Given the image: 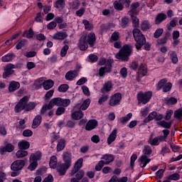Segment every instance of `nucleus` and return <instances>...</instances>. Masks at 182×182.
<instances>
[{
  "label": "nucleus",
  "mask_w": 182,
  "mask_h": 182,
  "mask_svg": "<svg viewBox=\"0 0 182 182\" xmlns=\"http://www.w3.org/2000/svg\"><path fill=\"white\" fill-rule=\"evenodd\" d=\"M103 166H105V161H100L98 164L95 166L96 171H100V170L103 168Z\"/></svg>",
  "instance_id": "nucleus-57"
},
{
  "label": "nucleus",
  "mask_w": 182,
  "mask_h": 182,
  "mask_svg": "<svg viewBox=\"0 0 182 182\" xmlns=\"http://www.w3.org/2000/svg\"><path fill=\"white\" fill-rule=\"evenodd\" d=\"M14 58H15V54L14 53H9L2 57L1 60L2 62H11L13 60Z\"/></svg>",
  "instance_id": "nucleus-39"
},
{
  "label": "nucleus",
  "mask_w": 182,
  "mask_h": 182,
  "mask_svg": "<svg viewBox=\"0 0 182 182\" xmlns=\"http://www.w3.org/2000/svg\"><path fill=\"white\" fill-rule=\"evenodd\" d=\"M132 117L133 114L129 113L126 117H121L119 119V122L122 123V124H126V123H127V122H129Z\"/></svg>",
  "instance_id": "nucleus-41"
},
{
  "label": "nucleus",
  "mask_w": 182,
  "mask_h": 182,
  "mask_svg": "<svg viewBox=\"0 0 182 182\" xmlns=\"http://www.w3.org/2000/svg\"><path fill=\"white\" fill-rule=\"evenodd\" d=\"M108 100H109V94H104V95H102L101 98L99 100L98 103L99 105H102V103L105 102H107Z\"/></svg>",
  "instance_id": "nucleus-53"
},
{
  "label": "nucleus",
  "mask_w": 182,
  "mask_h": 182,
  "mask_svg": "<svg viewBox=\"0 0 182 182\" xmlns=\"http://www.w3.org/2000/svg\"><path fill=\"white\" fill-rule=\"evenodd\" d=\"M21 87V84L16 81H11L9 85V92H12L18 90Z\"/></svg>",
  "instance_id": "nucleus-18"
},
{
  "label": "nucleus",
  "mask_w": 182,
  "mask_h": 182,
  "mask_svg": "<svg viewBox=\"0 0 182 182\" xmlns=\"http://www.w3.org/2000/svg\"><path fill=\"white\" fill-rule=\"evenodd\" d=\"M25 167V160H16L11 165V169L13 171H19Z\"/></svg>",
  "instance_id": "nucleus-8"
},
{
  "label": "nucleus",
  "mask_w": 182,
  "mask_h": 182,
  "mask_svg": "<svg viewBox=\"0 0 182 182\" xmlns=\"http://www.w3.org/2000/svg\"><path fill=\"white\" fill-rule=\"evenodd\" d=\"M42 123V116L36 115L33 121L32 129H38Z\"/></svg>",
  "instance_id": "nucleus-20"
},
{
  "label": "nucleus",
  "mask_w": 182,
  "mask_h": 182,
  "mask_svg": "<svg viewBox=\"0 0 182 182\" xmlns=\"http://www.w3.org/2000/svg\"><path fill=\"white\" fill-rule=\"evenodd\" d=\"M134 14H131V18L132 19V22L134 25V26L137 27L139 26V18H137V17L133 16Z\"/></svg>",
  "instance_id": "nucleus-64"
},
{
  "label": "nucleus",
  "mask_w": 182,
  "mask_h": 182,
  "mask_svg": "<svg viewBox=\"0 0 182 182\" xmlns=\"http://www.w3.org/2000/svg\"><path fill=\"white\" fill-rule=\"evenodd\" d=\"M167 78H164L162 80H161L157 85V90H163V92H164V93H167V92H170V90H171V87L173 86V85L171 84V82H167Z\"/></svg>",
  "instance_id": "nucleus-7"
},
{
  "label": "nucleus",
  "mask_w": 182,
  "mask_h": 182,
  "mask_svg": "<svg viewBox=\"0 0 182 182\" xmlns=\"http://www.w3.org/2000/svg\"><path fill=\"white\" fill-rule=\"evenodd\" d=\"M139 6H140V3L139 2H135V3H133L132 5H131V7H130V14H132V15H137V14H139L137 12V8H139Z\"/></svg>",
  "instance_id": "nucleus-30"
},
{
  "label": "nucleus",
  "mask_w": 182,
  "mask_h": 182,
  "mask_svg": "<svg viewBox=\"0 0 182 182\" xmlns=\"http://www.w3.org/2000/svg\"><path fill=\"white\" fill-rule=\"evenodd\" d=\"M172 123V122H167L166 121H159L156 122V124H158V126H161V127H164V129H171Z\"/></svg>",
  "instance_id": "nucleus-32"
},
{
  "label": "nucleus",
  "mask_w": 182,
  "mask_h": 182,
  "mask_svg": "<svg viewBox=\"0 0 182 182\" xmlns=\"http://www.w3.org/2000/svg\"><path fill=\"white\" fill-rule=\"evenodd\" d=\"M170 56H171V59L173 63H174V65H176V63H177L178 62V58H177V54H176V53H174V52H171L170 53Z\"/></svg>",
  "instance_id": "nucleus-52"
},
{
  "label": "nucleus",
  "mask_w": 182,
  "mask_h": 182,
  "mask_svg": "<svg viewBox=\"0 0 182 182\" xmlns=\"http://www.w3.org/2000/svg\"><path fill=\"white\" fill-rule=\"evenodd\" d=\"M25 45H26V40H21L17 43L16 48L19 50V49H22Z\"/></svg>",
  "instance_id": "nucleus-54"
},
{
  "label": "nucleus",
  "mask_w": 182,
  "mask_h": 182,
  "mask_svg": "<svg viewBox=\"0 0 182 182\" xmlns=\"http://www.w3.org/2000/svg\"><path fill=\"white\" fill-rule=\"evenodd\" d=\"M66 146V141L65 139H60L57 144V151H62Z\"/></svg>",
  "instance_id": "nucleus-37"
},
{
  "label": "nucleus",
  "mask_w": 182,
  "mask_h": 182,
  "mask_svg": "<svg viewBox=\"0 0 182 182\" xmlns=\"http://www.w3.org/2000/svg\"><path fill=\"white\" fill-rule=\"evenodd\" d=\"M151 28V25L150 24V21L147 20H144L141 23V31H148V29H150Z\"/></svg>",
  "instance_id": "nucleus-33"
},
{
  "label": "nucleus",
  "mask_w": 182,
  "mask_h": 182,
  "mask_svg": "<svg viewBox=\"0 0 182 182\" xmlns=\"http://www.w3.org/2000/svg\"><path fill=\"white\" fill-rule=\"evenodd\" d=\"M121 25L122 28H127V26H129V18H122Z\"/></svg>",
  "instance_id": "nucleus-56"
},
{
  "label": "nucleus",
  "mask_w": 182,
  "mask_h": 182,
  "mask_svg": "<svg viewBox=\"0 0 182 182\" xmlns=\"http://www.w3.org/2000/svg\"><path fill=\"white\" fill-rule=\"evenodd\" d=\"M33 134V132H32V130L31 129H25L23 132V136L24 137H31Z\"/></svg>",
  "instance_id": "nucleus-59"
},
{
  "label": "nucleus",
  "mask_w": 182,
  "mask_h": 182,
  "mask_svg": "<svg viewBox=\"0 0 182 182\" xmlns=\"http://www.w3.org/2000/svg\"><path fill=\"white\" fill-rule=\"evenodd\" d=\"M151 153H153V151L151 150V147L149 145L145 146L143 156H150Z\"/></svg>",
  "instance_id": "nucleus-48"
},
{
  "label": "nucleus",
  "mask_w": 182,
  "mask_h": 182,
  "mask_svg": "<svg viewBox=\"0 0 182 182\" xmlns=\"http://www.w3.org/2000/svg\"><path fill=\"white\" fill-rule=\"evenodd\" d=\"M113 60H107L105 66L102 67L105 68V72H107V73H110L112 70V68H113Z\"/></svg>",
  "instance_id": "nucleus-31"
},
{
  "label": "nucleus",
  "mask_w": 182,
  "mask_h": 182,
  "mask_svg": "<svg viewBox=\"0 0 182 182\" xmlns=\"http://www.w3.org/2000/svg\"><path fill=\"white\" fill-rule=\"evenodd\" d=\"M68 33L66 32H58L53 35V39L63 41L64 39H66Z\"/></svg>",
  "instance_id": "nucleus-22"
},
{
  "label": "nucleus",
  "mask_w": 182,
  "mask_h": 182,
  "mask_svg": "<svg viewBox=\"0 0 182 182\" xmlns=\"http://www.w3.org/2000/svg\"><path fill=\"white\" fill-rule=\"evenodd\" d=\"M136 160H137V156L136 154H133L131 156V159H130V166L132 167V168L134 167V162L136 161Z\"/></svg>",
  "instance_id": "nucleus-61"
},
{
  "label": "nucleus",
  "mask_w": 182,
  "mask_h": 182,
  "mask_svg": "<svg viewBox=\"0 0 182 182\" xmlns=\"http://www.w3.org/2000/svg\"><path fill=\"white\" fill-rule=\"evenodd\" d=\"M1 151H7L8 153H12L15 150V146L12 144H7L6 146L1 149Z\"/></svg>",
  "instance_id": "nucleus-38"
},
{
  "label": "nucleus",
  "mask_w": 182,
  "mask_h": 182,
  "mask_svg": "<svg viewBox=\"0 0 182 182\" xmlns=\"http://www.w3.org/2000/svg\"><path fill=\"white\" fill-rule=\"evenodd\" d=\"M174 117H176V119H181L182 117V109H177L176 111H175L174 112Z\"/></svg>",
  "instance_id": "nucleus-63"
},
{
  "label": "nucleus",
  "mask_w": 182,
  "mask_h": 182,
  "mask_svg": "<svg viewBox=\"0 0 182 182\" xmlns=\"http://www.w3.org/2000/svg\"><path fill=\"white\" fill-rule=\"evenodd\" d=\"M53 93H55V91L53 90H50L48 92H46L45 97L46 100H49L52 96H53Z\"/></svg>",
  "instance_id": "nucleus-62"
},
{
  "label": "nucleus",
  "mask_w": 182,
  "mask_h": 182,
  "mask_svg": "<svg viewBox=\"0 0 182 182\" xmlns=\"http://www.w3.org/2000/svg\"><path fill=\"white\" fill-rule=\"evenodd\" d=\"M168 180H173L174 181H177V180H180V174L178 173H173L168 177Z\"/></svg>",
  "instance_id": "nucleus-51"
},
{
  "label": "nucleus",
  "mask_w": 182,
  "mask_h": 182,
  "mask_svg": "<svg viewBox=\"0 0 182 182\" xmlns=\"http://www.w3.org/2000/svg\"><path fill=\"white\" fill-rule=\"evenodd\" d=\"M82 90L85 96H90V91L89 90V87H87V86L83 85L82 87Z\"/></svg>",
  "instance_id": "nucleus-60"
},
{
  "label": "nucleus",
  "mask_w": 182,
  "mask_h": 182,
  "mask_svg": "<svg viewBox=\"0 0 182 182\" xmlns=\"http://www.w3.org/2000/svg\"><path fill=\"white\" fill-rule=\"evenodd\" d=\"M114 9H117V11H123V4H122V1H120V3L119 1H115L114 2Z\"/></svg>",
  "instance_id": "nucleus-46"
},
{
  "label": "nucleus",
  "mask_w": 182,
  "mask_h": 182,
  "mask_svg": "<svg viewBox=\"0 0 182 182\" xmlns=\"http://www.w3.org/2000/svg\"><path fill=\"white\" fill-rule=\"evenodd\" d=\"M38 104L36 102H29V97L25 95L23 97L14 107L15 113H21L22 110L25 112H32Z\"/></svg>",
  "instance_id": "nucleus-1"
},
{
  "label": "nucleus",
  "mask_w": 182,
  "mask_h": 182,
  "mask_svg": "<svg viewBox=\"0 0 182 182\" xmlns=\"http://www.w3.org/2000/svg\"><path fill=\"white\" fill-rule=\"evenodd\" d=\"M86 41L88 45H90L91 48H93V46H95V42H96V35L94 33H90L87 35Z\"/></svg>",
  "instance_id": "nucleus-17"
},
{
  "label": "nucleus",
  "mask_w": 182,
  "mask_h": 182,
  "mask_svg": "<svg viewBox=\"0 0 182 182\" xmlns=\"http://www.w3.org/2000/svg\"><path fill=\"white\" fill-rule=\"evenodd\" d=\"M120 36V33L119 32H114L111 36L110 42L113 43V42H116L119 41V37Z\"/></svg>",
  "instance_id": "nucleus-43"
},
{
  "label": "nucleus",
  "mask_w": 182,
  "mask_h": 182,
  "mask_svg": "<svg viewBox=\"0 0 182 182\" xmlns=\"http://www.w3.org/2000/svg\"><path fill=\"white\" fill-rule=\"evenodd\" d=\"M163 32H164V30H163V28H158L154 33V38H156V39H159V38H160L161 36L163 35Z\"/></svg>",
  "instance_id": "nucleus-50"
},
{
  "label": "nucleus",
  "mask_w": 182,
  "mask_h": 182,
  "mask_svg": "<svg viewBox=\"0 0 182 182\" xmlns=\"http://www.w3.org/2000/svg\"><path fill=\"white\" fill-rule=\"evenodd\" d=\"M113 89V83L112 81H107L105 82L103 85V87L101 88V93L102 95H105V93H109V92H111Z\"/></svg>",
  "instance_id": "nucleus-13"
},
{
  "label": "nucleus",
  "mask_w": 182,
  "mask_h": 182,
  "mask_svg": "<svg viewBox=\"0 0 182 182\" xmlns=\"http://www.w3.org/2000/svg\"><path fill=\"white\" fill-rule=\"evenodd\" d=\"M69 89V85L67 84H63L60 85L58 88V92H61L63 93H65V92H68Z\"/></svg>",
  "instance_id": "nucleus-47"
},
{
  "label": "nucleus",
  "mask_w": 182,
  "mask_h": 182,
  "mask_svg": "<svg viewBox=\"0 0 182 182\" xmlns=\"http://www.w3.org/2000/svg\"><path fill=\"white\" fill-rule=\"evenodd\" d=\"M122 100V94L116 93L111 97L109 101V106L114 107V106H117V105H120V102Z\"/></svg>",
  "instance_id": "nucleus-9"
},
{
  "label": "nucleus",
  "mask_w": 182,
  "mask_h": 182,
  "mask_svg": "<svg viewBox=\"0 0 182 182\" xmlns=\"http://www.w3.org/2000/svg\"><path fill=\"white\" fill-rule=\"evenodd\" d=\"M53 85H55V82L52 80H48L43 82V87L45 90H49V89H52L53 87Z\"/></svg>",
  "instance_id": "nucleus-26"
},
{
  "label": "nucleus",
  "mask_w": 182,
  "mask_h": 182,
  "mask_svg": "<svg viewBox=\"0 0 182 182\" xmlns=\"http://www.w3.org/2000/svg\"><path fill=\"white\" fill-rule=\"evenodd\" d=\"M97 127V121L96 119H90L86 124L85 129L88 132L93 130Z\"/></svg>",
  "instance_id": "nucleus-16"
},
{
  "label": "nucleus",
  "mask_w": 182,
  "mask_h": 182,
  "mask_svg": "<svg viewBox=\"0 0 182 182\" xmlns=\"http://www.w3.org/2000/svg\"><path fill=\"white\" fill-rule=\"evenodd\" d=\"M176 26H177V20L174 18L167 24L166 28L168 31H172L173 28H176Z\"/></svg>",
  "instance_id": "nucleus-40"
},
{
  "label": "nucleus",
  "mask_w": 182,
  "mask_h": 182,
  "mask_svg": "<svg viewBox=\"0 0 182 182\" xmlns=\"http://www.w3.org/2000/svg\"><path fill=\"white\" fill-rule=\"evenodd\" d=\"M63 160L64 164L58 163L57 166V171L60 176H65L66 171L72 166V153L67 151L63 152Z\"/></svg>",
  "instance_id": "nucleus-2"
},
{
  "label": "nucleus",
  "mask_w": 182,
  "mask_h": 182,
  "mask_svg": "<svg viewBox=\"0 0 182 182\" xmlns=\"http://www.w3.org/2000/svg\"><path fill=\"white\" fill-rule=\"evenodd\" d=\"M68 50H69V46L68 44L64 45V46L60 50V56L62 58H64V56H66L68 53Z\"/></svg>",
  "instance_id": "nucleus-45"
},
{
  "label": "nucleus",
  "mask_w": 182,
  "mask_h": 182,
  "mask_svg": "<svg viewBox=\"0 0 182 182\" xmlns=\"http://www.w3.org/2000/svg\"><path fill=\"white\" fill-rule=\"evenodd\" d=\"M50 105L53 108V106H63V107H68L70 105V100L62 99L61 97L53 98L50 102Z\"/></svg>",
  "instance_id": "nucleus-5"
},
{
  "label": "nucleus",
  "mask_w": 182,
  "mask_h": 182,
  "mask_svg": "<svg viewBox=\"0 0 182 182\" xmlns=\"http://www.w3.org/2000/svg\"><path fill=\"white\" fill-rule=\"evenodd\" d=\"M117 137V129H114L107 138V144L110 145Z\"/></svg>",
  "instance_id": "nucleus-21"
},
{
  "label": "nucleus",
  "mask_w": 182,
  "mask_h": 182,
  "mask_svg": "<svg viewBox=\"0 0 182 182\" xmlns=\"http://www.w3.org/2000/svg\"><path fill=\"white\" fill-rule=\"evenodd\" d=\"M49 166L50 168H58V158L55 156H53L50 159Z\"/></svg>",
  "instance_id": "nucleus-29"
},
{
  "label": "nucleus",
  "mask_w": 182,
  "mask_h": 182,
  "mask_svg": "<svg viewBox=\"0 0 182 182\" xmlns=\"http://www.w3.org/2000/svg\"><path fill=\"white\" fill-rule=\"evenodd\" d=\"M177 103V100L176 97H171L166 100V105H176Z\"/></svg>",
  "instance_id": "nucleus-58"
},
{
  "label": "nucleus",
  "mask_w": 182,
  "mask_h": 182,
  "mask_svg": "<svg viewBox=\"0 0 182 182\" xmlns=\"http://www.w3.org/2000/svg\"><path fill=\"white\" fill-rule=\"evenodd\" d=\"M77 70H70L65 74L66 80H73L75 77H77Z\"/></svg>",
  "instance_id": "nucleus-19"
},
{
  "label": "nucleus",
  "mask_w": 182,
  "mask_h": 182,
  "mask_svg": "<svg viewBox=\"0 0 182 182\" xmlns=\"http://www.w3.org/2000/svg\"><path fill=\"white\" fill-rule=\"evenodd\" d=\"M167 19V15L164 13H159L156 16L155 23L156 25H160L161 22H164Z\"/></svg>",
  "instance_id": "nucleus-14"
},
{
  "label": "nucleus",
  "mask_w": 182,
  "mask_h": 182,
  "mask_svg": "<svg viewBox=\"0 0 182 182\" xmlns=\"http://www.w3.org/2000/svg\"><path fill=\"white\" fill-rule=\"evenodd\" d=\"M148 143L151 144V146H159V138L158 136L154 138L153 139H150Z\"/></svg>",
  "instance_id": "nucleus-55"
},
{
  "label": "nucleus",
  "mask_w": 182,
  "mask_h": 182,
  "mask_svg": "<svg viewBox=\"0 0 182 182\" xmlns=\"http://www.w3.org/2000/svg\"><path fill=\"white\" fill-rule=\"evenodd\" d=\"M133 36L134 41L136 42L135 44L136 49L140 50L146 45V37L139 28H134L133 30Z\"/></svg>",
  "instance_id": "nucleus-4"
},
{
  "label": "nucleus",
  "mask_w": 182,
  "mask_h": 182,
  "mask_svg": "<svg viewBox=\"0 0 182 182\" xmlns=\"http://www.w3.org/2000/svg\"><path fill=\"white\" fill-rule=\"evenodd\" d=\"M51 109H53V107H52V105H50V103H48V104H45V105L42 107V108H41V111H40V113H41V114H43H43H46L48 110H51Z\"/></svg>",
  "instance_id": "nucleus-34"
},
{
  "label": "nucleus",
  "mask_w": 182,
  "mask_h": 182,
  "mask_svg": "<svg viewBox=\"0 0 182 182\" xmlns=\"http://www.w3.org/2000/svg\"><path fill=\"white\" fill-rule=\"evenodd\" d=\"M28 156V151H23V149L18 150L16 154V159H23Z\"/></svg>",
  "instance_id": "nucleus-36"
},
{
  "label": "nucleus",
  "mask_w": 182,
  "mask_h": 182,
  "mask_svg": "<svg viewBox=\"0 0 182 182\" xmlns=\"http://www.w3.org/2000/svg\"><path fill=\"white\" fill-rule=\"evenodd\" d=\"M12 69H15V65L12 63L6 65L4 72L3 73L2 75L4 79H6L8 76H11V75H14V73H15V71Z\"/></svg>",
  "instance_id": "nucleus-10"
},
{
  "label": "nucleus",
  "mask_w": 182,
  "mask_h": 182,
  "mask_svg": "<svg viewBox=\"0 0 182 182\" xmlns=\"http://www.w3.org/2000/svg\"><path fill=\"white\" fill-rule=\"evenodd\" d=\"M42 159V152L41 151H36L35 154H32L30 156V161H37Z\"/></svg>",
  "instance_id": "nucleus-25"
},
{
  "label": "nucleus",
  "mask_w": 182,
  "mask_h": 182,
  "mask_svg": "<svg viewBox=\"0 0 182 182\" xmlns=\"http://www.w3.org/2000/svg\"><path fill=\"white\" fill-rule=\"evenodd\" d=\"M132 53H133V46L125 44L115 55V58L122 62H127Z\"/></svg>",
  "instance_id": "nucleus-3"
},
{
  "label": "nucleus",
  "mask_w": 182,
  "mask_h": 182,
  "mask_svg": "<svg viewBox=\"0 0 182 182\" xmlns=\"http://www.w3.org/2000/svg\"><path fill=\"white\" fill-rule=\"evenodd\" d=\"M147 75V68L144 66V65H141L138 70V77H143V76H146Z\"/></svg>",
  "instance_id": "nucleus-27"
},
{
  "label": "nucleus",
  "mask_w": 182,
  "mask_h": 182,
  "mask_svg": "<svg viewBox=\"0 0 182 182\" xmlns=\"http://www.w3.org/2000/svg\"><path fill=\"white\" fill-rule=\"evenodd\" d=\"M73 112L71 114V117L74 120H80V119H82L84 114L83 112H82V109H80L79 108H77L76 105L73 107Z\"/></svg>",
  "instance_id": "nucleus-11"
},
{
  "label": "nucleus",
  "mask_w": 182,
  "mask_h": 182,
  "mask_svg": "<svg viewBox=\"0 0 182 182\" xmlns=\"http://www.w3.org/2000/svg\"><path fill=\"white\" fill-rule=\"evenodd\" d=\"M168 38H170V33L167 32L161 38H159L156 42L158 45H164V43H167Z\"/></svg>",
  "instance_id": "nucleus-28"
},
{
  "label": "nucleus",
  "mask_w": 182,
  "mask_h": 182,
  "mask_svg": "<svg viewBox=\"0 0 182 182\" xmlns=\"http://www.w3.org/2000/svg\"><path fill=\"white\" fill-rule=\"evenodd\" d=\"M18 146L20 150H28L31 146V144L28 141H21L18 143Z\"/></svg>",
  "instance_id": "nucleus-24"
},
{
  "label": "nucleus",
  "mask_w": 182,
  "mask_h": 182,
  "mask_svg": "<svg viewBox=\"0 0 182 182\" xmlns=\"http://www.w3.org/2000/svg\"><path fill=\"white\" fill-rule=\"evenodd\" d=\"M104 161V164H110L112 161H114V156L112 154H105L101 158Z\"/></svg>",
  "instance_id": "nucleus-23"
},
{
  "label": "nucleus",
  "mask_w": 182,
  "mask_h": 182,
  "mask_svg": "<svg viewBox=\"0 0 182 182\" xmlns=\"http://www.w3.org/2000/svg\"><path fill=\"white\" fill-rule=\"evenodd\" d=\"M82 23L85 25L86 31H92L93 29V25L87 20H83Z\"/></svg>",
  "instance_id": "nucleus-44"
},
{
  "label": "nucleus",
  "mask_w": 182,
  "mask_h": 182,
  "mask_svg": "<svg viewBox=\"0 0 182 182\" xmlns=\"http://www.w3.org/2000/svg\"><path fill=\"white\" fill-rule=\"evenodd\" d=\"M65 107H63V106L58 107L55 111L56 116H61V114H63V113L66 112V108Z\"/></svg>",
  "instance_id": "nucleus-42"
},
{
  "label": "nucleus",
  "mask_w": 182,
  "mask_h": 182,
  "mask_svg": "<svg viewBox=\"0 0 182 182\" xmlns=\"http://www.w3.org/2000/svg\"><path fill=\"white\" fill-rule=\"evenodd\" d=\"M90 102H91L90 99L87 98L85 100H84L82 105L78 103L75 106L77 109H80V110H87V107L90 106Z\"/></svg>",
  "instance_id": "nucleus-15"
},
{
  "label": "nucleus",
  "mask_w": 182,
  "mask_h": 182,
  "mask_svg": "<svg viewBox=\"0 0 182 182\" xmlns=\"http://www.w3.org/2000/svg\"><path fill=\"white\" fill-rule=\"evenodd\" d=\"M87 36L82 35L80 38L78 43V46L80 49V50H86L87 48H89V43L87 41Z\"/></svg>",
  "instance_id": "nucleus-12"
},
{
  "label": "nucleus",
  "mask_w": 182,
  "mask_h": 182,
  "mask_svg": "<svg viewBox=\"0 0 182 182\" xmlns=\"http://www.w3.org/2000/svg\"><path fill=\"white\" fill-rule=\"evenodd\" d=\"M31 164L28 166V170L33 171L38 167V162L35 161H30Z\"/></svg>",
  "instance_id": "nucleus-49"
},
{
  "label": "nucleus",
  "mask_w": 182,
  "mask_h": 182,
  "mask_svg": "<svg viewBox=\"0 0 182 182\" xmlns=\"http://www.w3.org/2000/svg\"><path fill=\"white\" fill-rule=\"evenodd\" d=\"M151 96H153V92L148 91L146 92H139L137 94V100L139 103H142L143 105H146L150 102V99H151Z\"/></svg>",
  "instance_id": "nucleus-6"
},
{
  "label": "nucleus",
  "mask_w": 182,
  "mask_h": 182,
  "mask_svg": "<svg viewBox=\"0 0 182 182\" xmlns=\"http://www.w3.org/2000/svg\"><path fill=\"white\" fill-rule=\"evenodd\" d=\"M156 116H157L156 112H151L147 117L144 119V123H149V122H151V120H154L156 119Z\"/></svg>",
  "instance_id": "nucleus-35"
}]
</instances>
